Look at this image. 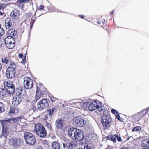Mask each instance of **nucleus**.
Returning <instances> with one entry per match:
<instances>
[{
    "label": "nucleus",
    "instance_id": "f257e3e1",
    "mask_svg": "<svg viewBox=\"0 0 149 149\" xmlns=\"http://www.w3.org/2000/svg\"><path fill=\"white\" fill-rule=\"evenodd\" d=\"M70 137L75 141L80 142L84 138V135L81 130L76 128H71L68 131Z\"/></svg>",
    "mask_w": 149,
    "mask_h": 149
},
{
    "label": "nucleus",
    "instance_id": "f03ea898",
    "mask_svg": "<svg viewBox=\"0 0 149 149\" xmlns=\"http://www.w3.org/2000/svg\"><path fill=\"white\" fill-rule=\"evenodd\" d=\"M102 104L99 101L95 100L89 104L88 109L91 111H93L95 110L96 113L98 115H101L104 111L102 108Z\"/></svg>",
    "mask_w": 149,
    "mask_h": 149
},
{
    "label": "nucleus",
    "instance_id": "7ed1b4c3",
    "mask_svg": "<svg viewBox=\"0 0 149 149\" xmlns=\"http://www.w3.org/2000/svg\"><path fill=\"white\" fill-rule=\"evenodd\" d=\"M34 130L36 134L40 138H44L47 136V133L45 128L42 124L40 123L35 125Z\"/></svg>",
    "mask_w": 149,
    "mask_h": 149
},
{
    "label": "nucleus",
    "instance_id": "20e7f679",
    "mask_svg": "<svg viewBox=\"0 0 149 149\" xmlns=\"http://www.w3.org/2000/svg\"><path fill=\"white\" fill-rule=\"evenodd\" d=\"M36 88L35 98L36 100H38L42 96L46 94L47 90L41 83L37 84Z\"/></svg>",
    "mask_w": 149,
    "mask_h": 149
},
{
    "label": "nucleus",
    "instance_id": "39448f33",
    "mask_svg": "<svg viewBox=\"0 0 149 149\" xmlns=\"http://www.w3.org/2000/svg\"><path fill=\"white\" fill-rule=\"evenodd\" d=\"M24 137L27 144L33 145L35 143L36 139L32 134L29 132H26L24 134Z\"/></svg>",
    "mask_w": 149,
    "mask_h": 149
},
{
    "label": "nucleus",
    "instance_id": "423d86ee",
    "mask_svg": "<svg viewBox=\"0 0 149 149\" xmlns=\"http://www.w3.org/2000/svg\"><path fill=\"white\" fill-rule=\"evenodd\" d=\"M72 123L75 127H81L85 125L86 122L84 119L81 117H77L72 119Z\"/></svg>",
    "mask_w": 149,
    "mask_h": 149
},
{
    "label": "nucleus",
    "instance_id": "0eeeda50",
    "mask_svg": "<svg viewBox=\"0 0 149 149\" xmlns=\"http://www.w3.org/2000/svg\"><path fill=\"white\" fill-rule=\"evenodd\" d=\"M111 121V118H110L109 115L104 116L101 119V123L105 129L110 127Z\"/></svg>",
    "mask_w": 149,
    "mask_h": 149
},
{
    "label": "nucleus",
    "instance_id": "6e6552de",
    "mask_svg": "<svg viewBox=\"0 0 149 149\" xmlns=\"http://www.w3.org/2000/svg\"><path fill=\"white\" fill-rule=\"evenodd\" d=\"M4 88L8 94H12L14 93L15 87L13 83L10 81H5L4 83Z\"/></svg>",
    "mask_w": 149,
    "mask_h": 149
},
{
    "label": "nucleus",
    "instance_id": "1a4fd4ad",
    "mask_svg": "<svg viewBox=\"0 0 149 149\" xmlns=\"http://www.w3.org/2000/svg\"><path fill=\"white\" fill-rule=\"evenodd\" d=\"M50 101L48 99H43L37 103V107L40 110H42L47 108L49 105Z\"/></svg>",
    "mask_w": 149,
    "mask_h": 149
},
{
    "label": "nucleus",
    "instance_id": "9d476101",
    "mask_svg": "<svg viewBox=\"0 0 149 149\" xmlns=\"http://www.w3.org/2000/svg\"><path fill=\"white\" fill-rule=\"evenodd\" d=\"M0 122L1 123L2 127V132L1 136H3L6 138L9 130V125H7L6 123V121H2L0 120Z\"/></svg>",
    "mask_w": 149,
    "mask_h": 149
},
{
    "label": "nucleus",
    "instance_id": "9b49d317",
    "mask_svg": "<svg viewBox=\"0 0 149 149\" xmlns=\"http://www.w3.org/2000/svg\"><path fill=\"white\" fill-rule=\"evenodd\" d=\"M24 85L26 89H31L33 86V80L30 77H25L24 78Z\"/></svg>",
    "mask_w": 149,
    "mask_h": 149
},
{
    "label": "nucleus",
    "instance_id": "f8f14e48",
    "mask_svg": "<svg viewBox=\"0 0 149 149\" xmlns=\"http://www.w3.org/2000/svg\"><path fill=\"white\" fill-rule=\"evenodd\" d=\"M20 12L19 10L15 9L10 14V18L15 21L18 20L20 18Z\"/></svg>",
    "mask_w": 149,
    "mask_h": 149
},
{
    "label": "nucleus",
    "instance_id": "ddd939ff",
    "mask_svg": "<svg viewBox=\"0 0 149 149\" xmlns=\"http://www.w3.org/2000/svg\"><path fill=\"white\" fill-rule=\"evenodd\" d=\"M4 21L5 26L6 29H9L14 24V22L13 19L10 17H7Z\"/></svg>",
    "mask_w": 149,
    "mask_h": 149
},
{
    "label": "nucleus",
    "instance_id": "4468645a",
    "mask_svg": "<svg viewBox=\"0 0 149 149\" xmlns=\"http://www.w3.org/2000/svg\"><path fill=\"white\" fill-rule=\"evenodd\" d=\"M107 19L102 17L101 18L97 19V22L98 24L100 25L101 27L106 29L108 26L107 24Z\"/></svg>",
    "mask_w": 149,
    "mask_h": 149
},
{
    "label": "nucleus",
    "instance_id": "2eb2a0df",
    "mask_svg": "<svg viewBox=\"0 0 149 149\" xmlns=\"http://www.w3.org/2000/svg\"><path fill=\"white\" fill-rule=\"evenodd\" d=\"M22 101V98L20 96L16 95L14 96L12 101V103L14 106H17Z\"/></svg>",
    "mask_w": 149,
    "mask_h": 149
},
{
    "label": "nucleus",
    "instance_id": "dca6fc26",
    "mask_svg": "<svg viewBox=\"0 0 149 149\" xmlns=\"http://www.w3.org/2000/svg\"><path fill=\"white\" fill-rule=\"evenodd\" d=\"M16 70L7 68L6 72V75L8 78L12 79L15 76Z\"/></svg>",
    "mask_w": 149,
    "mask_h": 149
},
{
    "label": "nucleus",
    "instance_id": "f3484780",
    "mask_svg": "<svg viewBox=\"0 0 149 149\" xmlns=\"http://www.w3.org/2000/svg\"><path fill=\"white\" fill-rule=\"evenodd\" d=\"M11 146L14 148H16L20 146V142L15 138H12L10 140Z\"/></svg>",
    "mask_w": 149,
    "mask_h": 149
},
{
    "label": "nucleus",
    "instance_id": "a211bd4d",
    "mask_svg": "<svg viewBox=\"0 0 149 149\" xmlns=\"http://www.w3.org/2000/svg\"><path fill=\"white\" fill-rule=\"evenodd\" d=\"M23 118V116L18 117H12L8 119V120H1L2 121H6V123L7 125H8V123L9 122L14 123L16 122L17 121H19V119H22Z\"/></svg>",
    "mask_w": 149,
    "mask_h": 149
},
{
    "label": "nucleus",
    "instance_id": "6ab92c4d",
    "mask_svg": "<svg viewBox=\"0 0 149 149\" xmlns=\"http://www.w3.org/2000/svg\"><path fill=\"white\" fill-rule=\"evenodd\" d=\"M30 0H18L16 2L17 6L22 9H23L24 6V3L29 2Z\"/></svg>",
    "mask_w": 149,
    "mask_h": 149
},
{
    "label": "nucleus",
    "instance_id": "aec40b11",
    "mask_svg": "<svg viewBox=\"0 0 149 149\" xmlns=\"http://www.w3.org/2000/svg\"><path fill=\"white\" fill-rule=\"evenodd\" d=\"M24 91L23 87L22 86H19L16 89V95L19 96H22L24 94Z\"/></svg>",
    "mask_w": 149,
    "mask_h": 149
},
{
    "label": "nucleus",
    "instance_id": "412c9836",
    "mask_svg": "<svg viewBox=\"0 0 149 149\" xmlns=\"http://www.w3.org/2000/svg\"><path fill=\"white\" fill-rule=\"evenodd\" d=\"M66 145L68 149H73L77 147V145L75 142L73 141L71 142H67Z\"/></svg>",
    "mask_w": 149,
    "mask_h": 149
},
{
    "label": "nucleus",
    "instance_id": "4be33fe9",
    "mask_svg": "<svg viewBox=\"0 0 149 149\" xmlns=\"http://www.w3.org/2000/svg\"><path fill=\"white\" fill-rule=\"evenodd\" d=\"M16 32L15 29H13V28L10 29L8 31V33L9 35L8 36L14 38L16 36Z\"/></svg>",
    "mask_w": 149,
    "mask_h": 149
},
{
    "label": "nucleus",
    "instance_id": "5701e85b",
    "mask_svg": "<svg viewBox=\"0 0 149 149\" xmlns=\"http://www.w3.org/2000/svg\"><path fill=\"white\" fill-rule=\"evenodd\" d=\"M8 93L6 90L2 88H0V97L3 98L6 97Z\"/></svg>",
    "mask_w": 149,
    "mask_h": 149
},
{
    "label": "nucleus",
    "instance_id": "b1692460",
    "mask_svg": "<svg viewBox=\"0 0 149 149\" xmlns=\"http://www.w3.org/2000/svg\"><path fill=\"white\" fill-rule=\"evenodd\" d=\"M11 61V59L9 56H4L2 58V62L5 64L10 63Z\"/></svg>",
    "mask_w": 149,
    "mask_h": 149
},
{
    "label": "nucleus",
    "instance_id": "393cba45",
    "mask_svg": "<svg viewBox=\"0 0 149 149\" xmlns=\"http://www.w3.org/2000/svg\"><path fill=\"white\" fill-rule=\"evenodd\" d=\"M56 126L58 129H61L63 126V120L62 119H58L56 121Z\"/></svg>",
    "mask_w": 149,
    "mask_h": 149
},
{
    "label": "nucleus",
    "instance_id": "a878e982",
    "mask_svg": "<svg viewBox=\"0 0 149 149\" xmlns=\"http://www.w3.org/2000/svg\"><path fill=\"white\" fill-rule=\"evenodd\" d=\"M15 40L14 38L7 36L4 39V42L6 46L8 45L9 43L10 42H13L14 40Z\"/></svg>",
    "mask_w": 149,
    "mask_h": 149
},
{
    "label": "nucleus",
    "instance_id": "bb28decb",
    "mask_svg": "<svg viewBox=\"0 0 149 149\" xmlns=\"http://www.w3.org/2000/svg\"><path fill=\"white\" fill-rule=\"evenodd\" d=\"M9 69L12 70H16V65L13 62H10L9 66L7 68Z\"/></svg>",
    "mask_w": 149,
    "mask_h": 149
},
{
    "label": "nucleus",
    "instance_id": "cd10ccee",
    "mask_svg": "<svg viewBox=\"0 0 149 149\" xmlns=\"http://www.w3.org/2000/svg\"><path fill=\"white\" fill-rule=\"evenodd\" d=\"M52 147L53 149H59L60 145L57 142L54 141L52 143Z\"/></svg>",
    "mask_w": 149,
    "mask_h": 149
},
{
    "label": "nucleus",
    "instance_id": "c85d7f7f",
    "mask_svg": "<svg viewBox=\"0 0 149 149\" xmlns=\"http://www.w3.org/2000/svg\"><path fill=\"white\" fill-rule=\"evenodd\" d=\"M19 112V109L15 108H10L9 111L8 113L9 114H16Z\"/></svg>",
    "mask_w": 149,
    "mask_h": 149
},
{
    "label": "nucleus",
    "instance_id": "c756f323",
    "mask_svg": "<svg viewBox=\"0 0 149 149\" xmlns=\"http://www.w3.org/2000/svg\"><path fill=\"white\" fill-rule=\"evenodd\" d=\"M148 140L146 139L142 140L141 143V146L148 148Z\"/></svg>",
    "mask_w": 149,
    "mask_h": 149
},
{
    "label": "nucleus",
    "instance_id": "7c9ffc66",
    "mask_svg": "<svg viewBox=\"0 0 149 149\" xmlns=\"http://www.w3.org/2000/svg\"><path fill=\"white\" fill-rule=\"evenodd\" d=\"M42 144L44 147L47 148L49 147V142L47 140H44L42 142Z\"/></svg>",
    "mask_w": 149,
    "mask_h": 149
},
{
    "label": "nucleus",
    "instance_id": "2f4dec72",
    "mask_svg": "<svg viewBox=\"0 0 149 149\" xmlns=\"http://www.w3.org/2000/svg\"><path fill=\"white\" fill-rule=\"evenodd\" d=\"M15 40H14L13 42H11L7 45L6 46V47L9 49H13L15 46Z\"/></svg>",
    "mask_w": 149,
    "mask_h": 149
},
{
    "label": "nucleus",
    "instance_id": "473e14b6",
    "mask_svg": "<svg viewBox=\"0 0 149 149\" xmlns=\"http://www.w3.org/2000/svg\"><path fill=\"white\" fill-rule=\"evenodd\" d=\"M108 138L109 139L112 141L113 142H116V135L111 134L108 136Z\"/></svg>",
    "mask_w": 149,
    "mask_h": 149
},
{
    "label": "nucleus",
    "instance_id": "72a5a7b5",
    "mask_svg": "<svg viewBox=\"0 0 149 149\" xmlns=\"http://www.w3.org/2000/svg\"><path fill=\"white\" fill-rule=\"evenodd\" d=\"M56 107H54L51 109H49L48 111L49 112V116H51L54 113V111L56 109Z\"/></svg>",
    "mask_w": 149,
    "mask_h": 149
},
{
    "label": "nucleus",
    "instance_id": "f704fd0d",
    "mask_svg": "<svg viewBox=\"0 0 149 149\" xmlns=\"http://www.w3.org/2000/svg\"><path fill=\"white\" fill-rule=\"evenodd\" d=\"M5 110V107L3 104L0 102V113L4 112Z\"/></svg>",
    "mask_w": 149,
    "mask_h": 149
},
{
    "label": "nucleus",
    "instance_id": "c9c22d12",
    "mask_svg": "<svg viewBox=\"0 0 149 149\" xmlns=\"http://www.w3.org/2000/svg\"><path fill=\"white\" fill-rule=\"evenodd\" d=\"M45 125L47 128H48L50 130H53L51 126V124H49L47 121H46V122Z\"/></svg>",
    "mask_w": 149,
    "mask_h": 149
},
{
    "label": "nucleus",
    "instance_id": "e433bc0d",
    "mask_svg": "<svg viewBox=\"0 0 149 149\" xmlns=\"http://www.w3.org/2000/svg\"><path fill=\"white\" fill-rule=\"evenodd\" d=\"M149 110V107H148L142 110L141 111L142 112L143 114L145 116L148 113Z\"/></svg>",
    "mask_w": 149,
    "mask_h": 149
},
{
    "label": "nucleus",
    "instance_id": "4c0bfd02",
    "mask_svg": "<svg viewBox=\"0 0 149 149\" xmlns=\"http://www.w3.org/2000/svg\"><path fill=\"white\" fill-rule=\"evenodd\" d=\"M134 118L135 121L138 122L141 119L140 117L137 114L135 115L134 116Z\"/></svg>",
    "mask_w": 149,
    "mask_h": 149
},
{
    "label": "nucleus",
    "instance_id": "58836bf2",
    "mask_svg": "<svg viewBox=\"0 0 149 149\" xmlns=\"http://www.w3.org/2000/svg\"><path fill=\"white\" fill-rule=\"evenodd\" d=\"M141 130V127L140 126H136L132 129L133 132L140 131Z\"/></svg>",
    "mask_w": 149,
    "mask_h": 149
},
{
    "label": "nucleus",
    "instance_id": "ea45409f",
    "mask_svg": "<svg viewBox=\"0 0 149 149\" xmlns=\"http://www.w3.org/2000/svg\"><path fill=\"white\" fill-rule=\"evenodd\" d=\"M7 6V5L4 3H0V10H3Z\"/></svg>",
    "mask_w": 149,
    "mask_h": 149
},
{
    "label": "nucleus",
    "instance_id": "a19ab883",
    "mask_svg": "<svg viewBox=\"0 0 149 149\" xmlns=\"http://www.w3.org/2000/svg\"><path fill=\"white\" fill-rule=\"evenodd\" d=\"M5 33L4 29L2 28H0V36H2Z\"/></svg>",
    "mask_w": 149,
    "mask_h": 149
},
{
    "label": "nucleus",
    "instance_id": "79ce46f5",
    "mask_svg": "<svg viewBox=\"0 0 149 149\" xmlns=\"http://www.w3.org/2000/svg\"><path fill=\"white\" fill-rule=\"evenodd\" d=\"M89 105L88 104V102H84L83 104V108L85 109H86L88 107Z\"/></svg>",
    "mask_w": 149,
    "mask_h": 149
},
{
    "label": "nucleus",
    "instance_id": "37998d69",
    "mask_svg": "<svg viewBox=\"0 0 149 149\" xmlns=\"http://www.w3.org/2000/svg\"><path fill=\"white\" fill-rule=\"evenodd\" d=\"M32 15V13H31L28 12V13H26V14L25 15L26 18H29Z\"/></svg>",
    "mask_w": 149,
    "mask_h": 149
},
{
    "label": "nucleus",
    "instance_id": "c03bdc74",
    "mask_svg": "<svg viewBox=\"0 0 149 149\" xmlns=\"http://www.w3.org/2000/svg\"><path fill=\"white\" fill-rule=\"evenodd\" d=\"M116 137L119 142H121L122 141L121 138L120 136L117 135H116Z\"/></svg>",
    "mask_w": 149,
    "mask_h": 149
},
{
    "label": "nucleus",
    "instance_id": "a18cd8bd",
    "mask_svg": "<svg viewBox=\"0 0 149 149\" xmlns=\"http://www.w3.org/2000/svg\"><path fill=\"white\" fill-rule=\"evenodd\" d=\"M50 100L52 102H54L58 100V99L57 98L54 97V96L51 97Z\"/></svg>",
    "mask_w": 149,
    "mask_h": 149
},
{
    "label": "nucleus",
    "instance_id": "49530a36",
    "mask_svg": "<svg viewBox=\"0 0 149 149\" xmlns=\"http://www.w3.org/2000/svg\"><path fill=\"white\" fill-rule=\"evenodd\" d=\"M36 19V18L35 17L33 16L32 17V19L31 21V23L33 24L35 22Z\"/></svg>",
    "mask_w": 149,
    "mask_h": 149
},
{
    "label": "nucleus",
    "instance_id": "de8ad7c7",
    "mask_svg": "<svg viewBox=\"0 0 149 149\" xmlns=\"http://www.w3.org/2000/svg\"><path fill=\"white\" fill-rule=\"evenodd\" d=\"M44 8V6L42 5L39 6V8H38V10L40 11H41L43 10Z\"/></svg>",
    "mask_w": 149,
    "mask_h": 149
},
{
    "label": "nucleus",
    "instance_id": "09e8293b",
    "mask_svg": "<svg viewBox=\"0 0 149 149\" xmlns=\"http://www.w3.org/2000/svg\"><path fill=\"white\" fill-rule=\"evenodd\" d=\"M26 62V56L23 58L21 63L23 64H24Z\"/></svg>",
    "mask_w": 149,
    "mask_h": 149
},
{
    "label": "nucleus",
    "instance_id": "8fccbe9b",
    "mask_svg": "<svg viewBox=\"0 0 149 149\" xmlns=\"http://www.w3.org/2000/svg\"><path fill=\"white\" fill-rule=\"evenodd\" d=\"M92 148L90 146L87 144L85 146H84V149H92Z\"/></svg>",
    "mask_w": 149,
    "mask_h": 149
},
{
    "label": "nucleus",
    "instance_id": "3c124183",
    "mask_svg": "<svg viewBox=\"0 0 149 149\" xmlns=\"http://www.w3.org/2000/svg\"><path fill=\"white\" fill-rule=\"evenodd\" d=\"M112 113L114 114H118V112L116 111V110L114 109H112L111 110Z\"/></svg>",
    "mask_w": 149,
    "mask_h": 149
},
{
    "label": "nucleus",
    "instance_id": "603ef678",
    "mask_svg": "<svg viewBox=\"0 0 149 149\" xmlns=\"http://www.w3.org/2000/svg\"><path fill=\"white\" fill-rule=\"evenodd\" d=\"M116 118L118 120L120 121H121L122 119V118L120 117L119 115L118 114H117V115L116 116Z\"/></svg>",
    "mask_w": 149,
    "mask_h": 149
},
{
    "label": "nucleus",
    "instance_id": "864d4df0",
    "mask_svg": "<svg viewBox=\"0 0 149 149\" xmlns=\"http://www.w3.org/2000/svg\"><path fill=\"white\" fill-rule=\"evenodd\" d=\"M48 118V116L47 115V114H45V116H44V117L43 118V120H47Z\"/></svg>",
    "mask_w": 149,
    "mask_h": 149
},
{
    "label": "nucleus",
    "instance_id": "5fc2aeb1",
    "mask_svg": "<svg viewBox=\"0 0 149 149\" xmlns=\"http://www.w3.org/2000/svg\"><path fill=\"white\" fill-rule=\"evenodd\" d=\"M79 17H81V18L83 19H84V18H85V16L83 15H79Z\"/></svg>",
    "mask_w": 149,
    "mask_h": 149
},
{
    "label": "nucleus",
    "instance_id": "6e6d98bb",
    "mask_svg": "<svg viewBox=\"0 0 149 149\" xmlns=\"http://www.w3.org/2000/svg\"><path fill=\"white\" fill-rule=\"evenodd\" d=\"M18 56L19 58H22L23 56V54H22L20 53L19 54Z\"/></svg>",
    "mask_w": 149,
    "mask_h": 149
},
{
    "label": "nucleus",
    "instance_id": "4d7b16f0",
    "mask_svg": "<svg viewBox=\"0 0 149 149\" xmlns=\"http://www.w3.org/2000/svg\"><path fill=\"white\" fill-rule=\"evenodd\" d=\"M3 2H8L11 1V0H1Z\"/></svg>",
    "mask_w": 149,
    "mask_h": 149
},
{
    "label": "nucleus",
    "instance_id": "13d9d810",
    "mask_svg": "<svg viewBox=\"0 0 149 149\" xmlns=\"http://www.w3.org/2000/svg\"><path fill=\"white\" fill-rule=\"evenodd\" d=\"M138 114L139 116V117L141 119L143 117V116L141 115L139 113V112L138 113Z\"/></svg>",
    "mask_w": 149,
    "mask_h": 149
},
{
    "label": "nucleus",
    "instance_id": "bf43d9fd",
    "mask_svg": "<svg viewBox=\"0 0 149 149\" xmlns=\"http://www.w3.org/2000/svg\"><path fill=\"white\" fill-rule=\"evenodd\" d=\"M3 15V12L0 11V16H2Z\"/></svg>",
    "mask_w": 149,
    "mask_h": 149
},
{
    "label": "nucleus",
    "instance_id": "052dcab7",
    "mask_svg": "<svg viewBox=\"0 0 149 149\" xmlns=\"http://www.w3.org/2000/svg\"><path fill=\"white\" fill-rule=\"evenodd\" d=\"M105 149H112L111 148V147L109 146H108Z\"/></svg>",
    "mask_w": 149,
    "mask_h": 149
},
{
    "label": "nucleus",
    "instance_id": "680f3d73",
    "mask_svg": "<svg viewBox=\"0 0 149 149\" xmlns=\"http://www.w3.org/2000/svg\"><path fill=\"white\" fill-rule=\"evenodd\" d=\"M120 149H129V148L127 147H123Z\"/></svg>",
    "mask_w": 149,
    "mask_h": 149
},
{
    "label": "nucleus",
    "instance_id": "e2e57ef3",
    "mask_svg": "<svg viewBox=\"0 0 149 149\" xmlns=\"http://www.w3.org/2000/svg\"><path fill=\"white\" fill-rule=\"evenodd\" d=\"M139 113L141 115H142L143 117L145 116V115L143 114L142 112H141V111L140 112H139Z\"/></svg>",
    "mask_w": 149,
    "mask_h": 149
},
{
    "label": "nucleus",
    "instance_id": "0e129e2a",
    "mask_svg": "<svg viewBox=\"0 0 149 149\" xmlns=\"http://www.w3.org/2000/svg\"><path fill=\"white\" fill-rule=\"evenodd\" d=\"M1 69H2V65H1V63H0V71H1Z\"/></svg>",
    "mask_w": 149,
    "mask_h": 149
},
{
    "label": "nucleus",
    "instance_id": "69168bd1",
    "mask_svg": "<svg viewBox=\"0 0 149 149\" xmlns=\"http://www.w3.org/2000/svg\"><path fill=\"white\" fill-rule=\"evenodd\" d=\"M148 148H149V140H148Z\"/></svg>",
    "mask_w": 149,
    "mask_h": 149
},
{
    "label": "nucleus",
    "instance_id": "338daca9",
    "mask_svg": "<svg viewBox=\"0 0 149 149\" xmlns=\"http://www.w3.org/2000/svg\"><path fill=\"white\" fill-rule=\"evenodd\" d=\"M142 149H149V148H143Z\"/></svg>",
    "mask_w": 149,
    "mask_h": 149
},
{
    "label": "nucleus",
    "instance_id": "774afa93",
    "mask_svg": "<svg viewBox=\"0 0 149 149\" xmlns=\"http://www.w3.org/2000/svg\"><path fill=\"white\" fill-rule=\"evenodd\" d=\"M63 147L65 148V144L64 143L63 144Z\"/></svg>",
    "mask_w": 149,
    "mask_h": 149
}]
</instances>
